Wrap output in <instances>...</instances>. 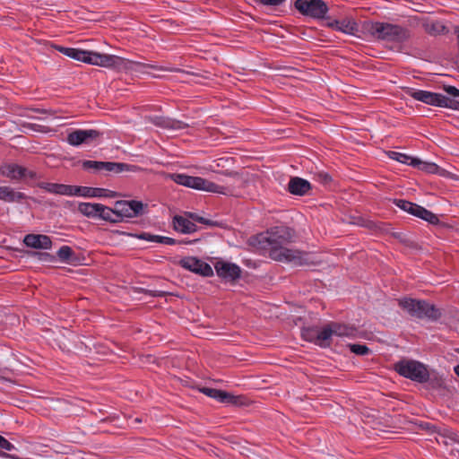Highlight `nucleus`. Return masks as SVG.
I'll return each instance as SVG.
<instances>
[{"instance_id":"1","label":"nucleus","mask_w":459,"mask_h":459,"mask_svg":"<svg viewBox=\"0 0 459 459\" xmlns=\"http://www.w3.org/2000/svg\"><path fill=\"white\" fill-rule=\"evenodd\" d=\"M291 238L289 228L274 227L264 233L257 235L255 243L258 248L268 253L269 256L278 262L303 265L308 263L307 254L298 249L287 247Z\"/></svg>"},{"instance_id":"2","label":"nucleus","mask_w":459,"mask_h":459,"mask_svg":"<svg viewBox=\"0 0 459 459\" xmlns=\"http://www.w3.org/2000/svg\"><path fill=\"white\" fill-rule=\"evenodd\" d=\"M169 178L178 185L195 190H202L223 195H236L233 189L230 187L215 184L201 177L188 176L184 173H173L169 175Z\"/></svg>"},{"instance_id":"3","label":"nucleus","mask_w":459,"mask_h":459,"mask_svg":"<svg viewBox=\"0 0 459 459\" xmlns=\"http://www.w3.org/2000/svg\"><path fill=\"white\" fill-rule=\"evenodd\" d=\"M364 35L362 39H380L386 42L398 41L402 35V28L388 22L372 21L363 22Z\"/></svg>"},{"instance_id":"4","label":"nucleus","mask_w":459,"mask_h":459,"mask_svg":"<svg viewBox=\"0 0 459 459\" xmlns=\"http://www.w3.org/2000/svg\"><path fill=\"white\" fill-rule=\"evenodd\" d=\"M403 91H405L406 94L411 96L416 100L421 101L428 105L440 108H448L452 109L459 108V101L451 100L450 98H447L441 93L404 87Z\"/></svg>"},{"instance_id":"5","label":"nucleus","mask_w":459,"mask_h":459,"mask_svg":"<svg viewBox=\"0 0 459 459\" xmlns=\"http://www.w3.org/2000/svg\"><path fill=\"white\" fill-rule=\"evenodd\" d=\"M403 310L417 318L437 320L441 316L440 311L433 305L410 298H403Z\"/></svg>"},{"instance_id":"6","label":"nucleus","mask_w":459,"mask_h":459,"mask_svg":"<svg viewBox=\"0 0 459 459\" xmlns=\"http://www.w3.org/2000/svg\"><path fill=\"white\" fill-rule=\"evenodd\" d=\"M295 8L303 15L320 20L328 13V6L323 0H296Z\"/></svg>"},{"instance_id":"7","label":"nucleus","mask_w":459,"mask_h":459,"mask_svg":"<svg viewBox=\"0 0 459 459\" xmlns=\"http://www.w3.org/2000/svg\"><path fill=\"white\" fill-rule=\"evenodd\" d=\"M327 26L333 30L360 39H362L364 35L363 22L359 23L351 16H346L340 20L329 21Z\"/></svg>"},{"instance_id":"8","label":"nucleus","mask_w":459,"mask_h":459,"mask_svg":"<svg viewBox=\"0 0 459 459\" xmlns=\"http://www.w3.org/2000/svg\"><path fill=\"white\" fill-rule=\"evenodd\" d=\"M102 133L95 129H74L67 134L66 143L74 147L91 144L100 138Z\"/></svg>"},{"instance_id":"9","label":"nucleus","mask_w":459,"mask_h":459,"mask_svg":"<svg viewBox=\"0 0 459 459\" xmlns=\"http://www.w3.org/2000/svg\"><path fill=\"white\" fill-rule=\"evenodd\" d=\"M117 222H122L126 219L138 217L143 213V204L141 201H117L115 204Z\"/></svg>"},{"instance_id":"10","label":"nucleus","mask_w":459,"mask_h":459,"mask_svg":"<svg viewBox=\"0 0 459 459\" xmlns=\"http://www.w3.org/2000/svg\"><path fill=\"white\" fill-rule=\"evenodd\" d=\"M150 70L167 71V72L174 71L171 67L159 66L156 64H145V63H142V62L129 60L126 58L124 59L122 72L134 74V75H139V74H151Z\"/></svg>"},{"instance_id":"11","label":"nucleus","mask_w":459,"mask_h":459,"mask_svg":"<svg viewBox=\"0 0 459 459\" xmlns=\"http://www.w3.org/2000/svg\"><path fill=\"white\" fill-rule=\"evenodd\" d=\"M124 59V57L116 55L100 54L92 51L90 65L122 72Z\"/></svg>"},{"instance_id":"12","label":"nucleus","mask_w":459,"mask_h":459,"mask_svg":"<svg viewBox=\"0 0 459 459\" xmlns=\"http://www.w3.org/2000/svg\"><path fill=\"white\" fill-rule=\"evenodd\" d=\"M403 377L424 383L429 380V374L424 364L417 360L403 359Z\"/></svg>"},{"instance_id":"13","label":"nucleus","mask_w":459,"mask_h":459,"mask_svg":"<svg viewBox=\"0 0 459 459\" xmlns=\"http://www.w3.org/2000/svg\"><path fill=\"white\" fill-rule=\"evenodd\" d=\"M179 264L186 270H188L196 274L210 277L213 275L212 266L195 256H186L180 260Z\"/></svg>"},{"instance_id":"14","label":"nucleus","mask_w":459,"mask_h":459,"mask_svg":"<svg viewBox=\"0 0 459 459\" xmlns=\"http://www.w3.org/2000/svg\"><path fill=\"white\" fill-rule=\"evenodd\" d=\"M0 174L12 181H19L24 178H33L35 173L16 163H6L0 167Z\"/></svg>"},{"instance_id":"15","label":"nucleus","mask_w":459,"mask_h":459,"mask_svg":"<svg viewBox=\"0 0 459 459\" xmlns=\"http://www.w3.org/2000/svg\"><path fill=\"white\" fill-rule=\"evenodd\" d=\"M403 212H406L415 217H418L432 225H437L439 223V219L437 215L433 213L431 211L427 210L426 208L403 200Z\"/></svg>"},{"instance_id":"16","label":"nucleus","mask_w":459,"mask_h":459,"mask_svg":"<svg viewBox=\"0 0 459 459\" xmlns=\"http://www.w3.org/2000/svg\"><path fill=\"white\" fill-rule=\"evenodd\" d=\"M217 275L226 281H234L240 278V267L230 262L218 261L214 265Z\"/></svg>"},{"instance_id":"17","label":"nucleus","mask_w":459,"mask_h":459,"mask_svg":"<svg viewBox=\"0 0 459 459\" xmlns=\"http://www.w3.org/2000/svg\"><path fill=\"white\" fill-rule=\"evenodd\" d=\"M126 165L124 163L119 162H112V161H99V160H83L82 162V167L84 170H89L92 172H98L101 170L108 171V172H117L120 173L124 170V167Z\"/></svg>"},{"instance_id":"18","label":"nucleus","mask_w":459,"mask_h":459,"mask_svg":"<svg viewBox=\"0 0 459 459\" xmlns=\"http://www.w3.org/2000/svg\"><path fill=\"white\" fill-rule=\"evenodd\" d=\"M148 120L158 127L172 131L182 130L187 127V124L183 121L163 116H151Z\"/></svg>"},{"instance_id":"19","label":"nucleus","mask_w":459,"mask_h":459,"mask_svg":"<svg viewBox=\"0 0 459 459\" xmlns=\"http://www.w3.org/2000/svg\"><path fill=\"white\" fill-rule=\"evenodd\" d=\"M26 247L35 249L48 250L52 247L51 238L43 234H27L23 238Z\"/></svg>"},{"instance_id":"20","label":"nucleus","mask_w":459,"mask_h":459,"mask_svg":"<svg viewBox=\"0 0 459 459\" xmlns=\"http://www.w3.org/2000/svg\"><path fill=\"white\" fill-rule=\"evenodd\" d=\"M75 196H81L84 198L113 197L115 196V193L113 191L100 187L75 186Z\"/></svg>"},{"instance_id":"21","label":"nucleus","mask_w":459,"mask_h":459,"mask_svg":"<svg viewBox=\"0 0 459 459\" xmlns=\"http://www.w3.org/2000/svg\"><path fill=\"white\" fill-rule=\"evenodd\" d=\"M40 187L49 194L75 196V186L46 182Z\"/></svg>"},{"instance_id":"22","label":"nucleus","mask_w":459,"mask_h":459,"mask_svg":"<svg viewBox=\"0 0 459 459\" xmlns=\"http://www.w3.org/2000/svg\"><path fill=\"white\" fill-rule=\"evenodd\" d=\"M403 165L406 164L411 166L412 168H415L419 170H422L431 174H435L438 170V166L436 163L422 161L417 157H411L405 153H403Z\"/></svg>"},{"instance_id":"23","label":"nucleus","mask_w":459,"mask_h":459,"mask_svg":"<svg viewBox=\"0 0 459 459\" xmlns=\"http://www.w3.org/2000/svg\"><path fill=\"white\" fill-rule=\"evenodd\" d=\"M311 189L310 183L301 178H291L288 184V190L294 195H304Z\"/></svg>"},{"instance_id":"24","label":"nucleus","mask_w":459,"mask_h":459,"mask_svg":"<svg viewBox=\"0 0 459 459\" xmlns=\"http://www.w3.org/2000/svg\"><path fill=\"white\" fill-rule=\"evenodd\" d=\"M173 228L176 231L183 234H190L197 230V226L193 221L181 215L174 216Z\"/></svg>"},{"instance_id":"25","label":"nucleus","mask_w":459,"mask_h":459,"mask_svg":"<svg viewBox=\"0 0 459 459\" xmlns=\"http://www.w3.org/2000/svg\"><path fill=\"white\" fill-rule=\"evenodd\" d=\"M59 51L66 56L86 64L91 63L92 51L82 50L74 48H60Z\"/></svg>"},{"instance_id":"26","label":"nucleus","mask_w":459,"mask_h":459,"mask_svg":"<svg viewBox=\"0 0 459 459\" xmlns=\"http://www.w3.org/2000/svg\"><path fill=\"white\" fill-rule=\"evenodd\" d=\"M26 197L24 193L15 191L10 186H0V200L7 203L20 202Z\"/></svg>"},{"instance_id":"27","label":"nucleus","mask_w":459,"mask_h":459,"mask_svg":"<svg viewBox=\"0 0 459 459\" xmlns=\"http://www.w3.org/2000/svg\"><path fill=\"white\" fill-rule=\"evenodd\" d=\"M135 237L138 239L145 240L148 242H155L160 243L163 245L172 246L177 243L176 239L166 237V236H160V235H154L151 234L149 232H142L140 234H136Z\"/></svg>"},{"instance_id":"28","label":"nucleus","mask_w":459,"mask_h":459,"mask_svg":"<svg viewBox=\"0 0 459 459\" xmlns=\"http://www.w3.org/2000/svg\"><path fill=\"white\" fill-rule=\"evenodd\" d=\"M318 340L317 346L321 348H328L331 345V340L333 336V332L331 330L330 325L327 324L323 327L318 326Z\"/></svg>"},{"instance_id":"29","label":"nucleus","mask_w":459,"mask_h":459,"mask_svg":"<svg viewBox=\"0 0 459 459\" xmlns=\"http://www.w3.org/2000/svg\"><path fill=\"white\" fill-rule=\"evenodd\" d=\"M100 204L80 203L78 211L84 216L91 219H97L99 215Z\"/></svg>"},{"instance_id":"30","label":"nucleus","mask_w":459,"mask_h":459,"mask_svg":"<svg viewBox=\"0 0 459 459\" xmlns=\"http://www.w3.org/2000/svg\"><path fill=\"white\" fill-rule=\"evenodd\" d=\"M333 336L348 337L354 334V328L343 324L332 322L329 323Z\"/></svg>"},{"instance_id":"31","label":"nucleus","mask_w":459,"mask_h":459,"mask_svg":"<svg viewBox=\"0 0 459 459\" xmlns=\"http://www.w3.org/2000/svg\"><path fill=\"white\" fill-rule=\"evenodd\" d=\"M211 398L226 404H237L239 399L238 396H234L230 393L220 389H215Z\"/></svg>"},{"instance_id":"32","label":"nucleus","mask_w":459,"mask_h":459,"mask_svg":"<svg viewBox=\"0 0 459 459\" xmlns=\"http://www.w3.org/2000/svg\"><path fill=\"white\" fill-rule=\"evenodd\" d=\"M97 219H101L106 221H109L112 223H118L117 222V215L116 212V208H110L108 206H106L104 204H100L99 215Z\"/></svg>"},{"instance_id":"33","label":"nucleus","mask_w":459,"mask_h":459,"mask_svg":"<svg viewBox=\"0 0 459 459\" xmlns=\"http://www.w3.org/2000/svg\"><path fill=\"white\" fill-rule=\"evenodd\" d=\"M425 30L430 35H440L447 32L446 27L441 21H429L424 24Z\"/></svg>"},{"instance_id":"34","label":"nucleus","mask_w":459,"mask_h":459,"mask_svg":"<svg viewBox=\"0 0 459 459\" xmlns=\"http://www.w3.org/2000/svg\"><path fill=\"white\" fill-rule=\"evenodd\" d=\"M318 326H308L304 327L301 330V336L303 340L312 342L316 345H317V340H318Z\"/></svg>"},{"instance_id":"35","label":"nucleus","mask_w":459,"mask_h":459,"mask_svg":"<svg viewBox=\"0 0 459 459\" xmlns=\"http://www.w3.org/2000/svg\"><path fill=\"white\" fill-rule=\"evenodd\" d=\"M73 254H74V252H73L72 248L69 246H62L57 250V256L62 261L70 260V258L72 257Z\"/></svg>"},{"instance_id":"36","label":"nucleus","mask_w":459,"mask_h":459,"mask_svg":"<svg viewBox=\"0 0 459 459\" xmlns=\"http://www.w3.org/2000/svg\"><path fill=\"white\" fill-rule=\"evenodd\" d=\"M350 351L357 355H367L369 352V349L365 344H350Z\"/></svg>"},{"instance_id":"37","label":"nucleus","mask_w":459,"mask_h":459,"mask_svg":"<svg viewBox=\"0 0 459 459\" xmlns=\"http://www.w3.org/2000/svg\"><path fill=\"white\" fill-rule=\"evenodd\" d=\"M0 448L10 452L14 450L15 446L13 444L9 442L5 437L0 435Z\"/></svg>"},{"instance_id":"38","label":"nucleus","mask_w":459,"mask_h":459,"mask_svg":"<svg viewBox=\"0 0 459 459\" xmlns=\"http://www.w3.org/2000/svg\"><path fill=\"white\" fill-rule=\"evenodd\" d=\"M444 91H445L447 94H449V95H451V96H453V97H455V98L459 97V89H457V88H456V87H455V86H452V85H446V86H444Z\"/></svg>"},{"instance_id":"39","label":"nucleus","mask_w":459,"mask_h":459,"mask_svg":"<svg viewBox=\"0 0 459 459\" xmlns=\"http://www.w3.org/2000/svg\"><path fill=\"white\" fill-rule=\"evenodd\" d=\"M286 0H260V3L268 6H278L282 4Z\"/></svg>"},{"instance_id":"40","label":"nucleus","mask_w":459,"mask_h":459,"mask_svg":"<svg viewBox=\"0 0 459 459\" xmlns=\"http://www.w3.org/2000/svg\"><path fill=\"white\" fill-rule=\"evenodd\" d=\"M387 154L390 159L402 162V152L396 151H389Z\"/></svg>"},{"instance_id":"41","label":"nucleus","mask_w":459,"mask_h":459,"mask_svg":"<svg viewBox=\"0 0 459 459\" xmlns=\"http://www.w3.org/2000/svg\"><path fill=\"white\" fill-rule=\"evenodd\" d=\"M188 215H189V217L191 219H193L195 221H198V222L203 223V224H209V221L208 220L199 216L198 214L191 213L190 212V213H188Z\"/></svg>"},{"instance_id":"42","label":"nucleus","mask_w":459,"mask_h":459,"mask_svg":"<svg viewBox=\"0 0 459 459\" xmlns=\"http://www.w3.org/2000/svg\"><path fill=\"white\" fill-rule=\"evenodd\" d=\"M215 390V388H211V387H202L199 389V391L205 394L206 396L208 397H212V393L213 391Z\"/></svg>"},{"instance_id":"43","label":"nucleus","mask_w":459,"mask_h":459,"mask_svg":"<svg viewBox=\"0 0 459 459\" xmlns=\"http://www.w3.org/2000/svg\"><path fill=\"white\" fill-rule=\"evenodd\" d=\"M320 179L324 184H327L332 180L331 176L328 173H320L319 174Z\"/></svg>"},{"instance_id":"44","label":"nucleus","mask_w":459,"mask_h":459,"mask_svg":"<svg viewBox=\"0 0 459 459\" xmlns=\"http://www.w3.org/2000/svg\"><path fill=\"white\" fill-rule=\"evenodd\" d=\"M411 424H412V422H411V421H410V420H405L403 419V431H404V430H410V431H412V430H413V429H412V428H411Z\"/></svg>"},{"instance_id":"45","label":"nucleus","mask_w":459,"mask_h":459,"mask_svg":"<svg viewBox=\"0 0 459 459\" xmlns=\"http://www.w3.org/2000/svg\"><path fill=\"white\" fill-rule=\"evenodd\" d=\"M394 369L400 376H402V360L395 362Z\"/></svg>"},{"instance_id":"46","label":"nucleus","mask_w":459,"mask_h":459,"mask_svg":"<svg viewBox=\"0 0 459 459\" xmlns=\"http://www.w3.org/2000/svg\"><path fill=\"white\" fill-rule=\"evenodd\" d=\"M394 203L395 204V205L399 208L402 209V199H394Z\"/></svg>"},{"instance_id":"47","label":"nucleus","mask_w":459,"mask_h":459,"mask_svg":"<svg viewBox=\"0 0 459 459\" xmlns=\"http://www.w3.org/2000/svg\"><path fill=\"white\" fill-rule=\"evenodd\" d=\"M454 370H455V373L459 377V364L455 367Z\"/></svg>"},{"instance_id":"48","label":"nucleus","mask_w":459,"mask_h":459,"mask_svg":"<svg viewBox=\"0 0 459 459\" xmlns=\"http://www.w3.org/2000/svg\"><path fill=\"white\" fill-rule=\"evenodd\" d=\"M403 2H410L409 0H403Z\"/></svg>"}]
</instances>
